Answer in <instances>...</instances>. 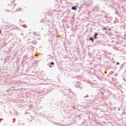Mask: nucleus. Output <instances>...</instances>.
Instances as JSON below:
<instances>
[{
	"instance_id": "9",
	"label": "nucleus",
	"mask_w": 126,
	"mask_h": 126,
	"mask_svg": "<svg viewBox=\"0 0 126 126\" xmlns=\"http://www.w3.org/2000/svg\"><path fill=\"white\" fill-rule=\"evenodd\" d=\"M30 107H31L30 108L32 109V108L34 107V106L33 105V104H31L30 105Z\"/></svg>"
},
{
	"instance_id": "6",
	"label": "nucleus",
	"mask_w": 126,
	"mask_h": 126,
	"mask_svg": "<svg viewBox=\"0 0 126 126\" xmlns=\"http://www.w3.org/2000/svg\"><path fill=\"white\" fill-rule=\"evenodd\" d=\"M30 59V60L29 61V62H30V61H33V59H34V57L31 56V57L29 58Z\"/></svg>"
},
{
	"instance_id": "20",
	"label": "nucleus",
	"mask_w": 126,
	"mask_h": 126,
	"mask_svg": "<svg viewBox=\"0 0 126 126\" xmlns=\"http://www.w3.org/2000/svg\"><path fill=\"white\" fill-rule=\"evenodd\" d=\"M1 120H2V118H0V122H1Z\"/></svg>"
},
{
	"instance_id": "4",
	"label": "nucleus",
	"mask_w": 126,
	"mask_h": 126,
	"mask_svg": "<svg viewBox=\"0 0 126 126\" xmlns=\"http://www.w3.org/2000/svg\"><path fill=\"white\" fill-rule=\"evenodd\" d=\"M71 9H72L73 10H76V6L72 7Z\"/></svg>"
},
{
	"instance_id": "23",
	"label": "nucleus",
	"mask_w": 126,
	"mask_h": 126,
	"mask_svg": "<svg viewBox=\"0 0 126 126\" xmlns=\"http://www.w3.org/2000/svg\"><path fill=\"white\" fill-rule=\"evenodd\" d=\"M32 49H34V47H32Z\"/></svg>"
},
{
	"instance_id": "11",
	"label": "nucleus",
	"mask_w": 126,
	"mask_h": 126,
	"mask_svg": "<svg viewBox=\"0 0 126 126\" xmlns=\"http://www.w3.org/2000/svg\"><path fill=\"white\" fill-rule=\"evenodd\" d=\"M75 87H76L77 88H78V87H79V85H76Z\"/></svg>"
},
{
	"instance_id": "5",
	"label": "nucleus",
	"mask_w": 126,
	"mask_h": 126,
	"mask_svg": "<svg viewBox=\"0 0 126 126\" xmlns=\"http://www.w3.org/2000/svg\"><path fill=\"white\" fill-rule=\"evenodd\" d=\"M33 34L35 36H40V34L37 32L33 33Z\"/></svg>"
},
{
	"instance_id": "19",
	"label": "nucleus",
	"mask_w": 126,
	"mask_h": 126,
	"mask_svg": "<svg viewBox=\"0 0 126 126\" xmlns=\"http://www.w3.org/2000/svg\"><path fill=\"white\" fill-rule=\"evenodd\" d=\"M77 118H80V115H77Z\"/></svg>"
},
{
	"instance_id": "24",
	"label": "nucleus",
	"mask_w": 126,
	"mask_h": 126,
	"mask_svg": "<svg viewBox=\"0 0 126 126\" xmlns=\"http://www.w3.org/2000/svg\"><path fill=\"white\" fill-rule=\"evenodd\" d=\"M19 41H20V39H19Z\"/></svg>"
},
{
	"instance_id": "14",
	"label": "nucleus",
	"mask_w": 126,
	"mask_h": 126,
	"mask_svg": "<svg viewBox=\"0 0 126 126\" xmlns=\"http://www.w3.org/2000/svg\"><path fill=\"white\" fill-rule=\"evenodd\" d=\"M48 57L49 58V59H51V58H52V56L51 55H48Z\"/></svg>"
},
{
	"instance_id": "17",
	"label": "nucleus",
	"mask_w": 126,
	"mask_h": 126,
	"mask_svg": "<svg viewBox=\"0 0 126 126\" xmlns=\"http://www.w3.org/2000/svg\"><path fill=\"white\" fill-rule=\"evenodd\" d=\"M7 59H8V57H6L5 59V60L6 61H8Z\"/></svg>"
},
{
	"instance_id": "13",
	"label": "nucleus",
	"mask_w": 126,
	"mask_h": 126,
	"mask_svg": "<svg viewBox=\"0 0 126 126\" xmlns=\"http://www.w3.org/2000/svg\"><path fill=\"white\" fill-rule=\"evenodd\" d=\"M113 73H114V72H113V71H110L109 73V74H113Z\"/></svg>"
},
{
	"instance_id": "15",
	"label": "nucleus",
	"mask_w": 126,
	"mask_h": 126,
	"mask_svg": "<svg viewBox=\"0 0 126 126\" xmlns=\"http://www.w3.org/2000/svg\"><path fill=\"white\" fill-rule=\"evenodd\" d=\"M119 64H120V63H119V62L116 63V65H119Z\"/></svg>"
},
{
	"instance_id": "3",
	"label": "nucleus",
	"mask_w": 126,
	"mask_h": 126,
	"mask_svg": "<svg viewBox=\"0 0 126 126\" xmlns=\"http://www.w3.org/2000/svg\"><path fill=\"white\" fill-rule=\"evenodd\" d=\"M90 41H92V43L94 42V38L93 37H89Z\"/></svg>"
},
{
	"instance_id": "18",
	"label": "nucleus",
	"mask_w": 126,
	"mask_h": 126,
	"mask_svg": "<svg viewBox=\"0 0 126 126\" xmlns=\"http://www.w3.org/2000/svg\"><path fill=\"white\" fill-rule=\"evenodd\" d=\"M87 97H88V95H87V96H84V98H87Z\"/></svg>"
},
{
	"instance_id": "7",
	"label": "nucleus",
	"mask_w": 126,
	"mask_h": 126,
	"mask_svg": "<svg viewBox=\"0 0 126 126\" xmlns=\"http://www.w3.org/2000/svg\"><path fill=\"white\" fill-rule=\"evenodd\" d=\"M124 65H125V63H122L120 66V69H122L123 67H124Z\"/></svg>"
},
{
	"instance_id": "1",
	"label": "nucleus",
	"mask_w": 126,
	"mask_h": 126,
	"mask_svg": "<svg viewBox=\"0 0 126 126\" xmlns=\"http://www.w3.org/2000/svg\"><path fill=\"white\" fill-rule=\"evenodd\" d=\"M28 57H27V55H25L22 60V63H23L24 62H25V63H27L28 62Z\"/></svg>"
},
{
	"instance_id": "2",
	"label": "nucleus",
	"mask_w": 126,
	"mask_h": 126,
	"mask_svg": "<svg viewBox=\"0 0 126 126\" xmlns=\"http://www.w3.org/2000/svg\"><path fill=\"white\" fill-rule=\"evenodd\" d=\"M99 35V33H98V32H96L94 36V39H97V35Z\"/></svg>"
},
{
	"instance_id": "22",
	"label": "nucleus",
	"mask_w": 126,
	"mask_h": 126,
	"mask_svg": "<svg viewBox=\"0 0 126 126\" xmlns=\"http://www.w3.org/2000/svg\"><path fill=\"white\" fill-rule=\"evenodd\" d=\"M69 90H70V92H71V91L70 90V89H69Z\"/></svg>"
},
{
	"instance_id": "16",
	"label": "nucleus",
	"mask_w": 126,
	"mask_h": 126,
	"mask_svg": "<svg viewBox=\"0 0 126 126\" xmlns=\"http://www.w3.org/2000/svg\"><path fill=\"white\" fill-rule=\"evenodd\" d=\"M13 123H15V118L13 119Z\"/></svg>"
},
{
	"instance_id": "8",
	"label": "nucleus",
	"mask_w": 126,
	"mask_h": 126,
	"mask_svg": "<svg viewBox=\"0 0 126 126\" xmlns=\"http://www.w3.org/2000/svg\"><path fill=\"white\" fill-rule=\"evenodd\" d=\"M50 65H55V63L51 62L50 63Z\"/></svg>"
},
{
	"instance_id": "21",
	"label": "nucleus",
	"mask_w": 126,
	"mask_h": 126,
	"mask_svg": "<svg viewBox=\"0 0 126 126\" xmlns=\"http://www.w3.org/2000/svg\"><path fill=\"white\" fill-rule=\"evenodd\" d=\"M120 110H121V108H118V111H120Z\"/></svg>"
},
{
	"instance_id": "12",
	"label": "nucleus",
	"mask_w": 126,
	"mask_h": 126,
	"mask_svg": "<svg viewBox=\"0 0 126 126\" xmlns=\"http://www.w3.org/2000/svg\"><path fill=\"white\" fill-rule=\"evenodd\" d=\"M49 64V67H50V68L53 67V66H52V65H51V64Z\"/></svg>"
},
{
	"instance_id": "10",
	"label": "nucleus",
	"mask_w": 126,
	"mask_h": 126,
	"mask_svg": "<svg viewBox=\"0 0 126 126\" xmlns=\"http://www.w3.org/2000/svg\"><path fill=\"white\" fill-rule=\"evenodd\" d=\"M32 44H34L35 45H36V41H32Z\"/></svg>"
},
{
	"instance_id": "25",
	"label": "nucleus",
	"mask_w": 126,
	"mask_h": 126,
	"mask_svg": "<svg viewBox=\"0 0 126 126\" xmlns=\"http://www.w3.org/2000/svg\"><path fill=\"white\" fill-rule=\"evenodd\" d=\"M22 35H23V33H22Z\"/></svg>"
}]
</instances>
